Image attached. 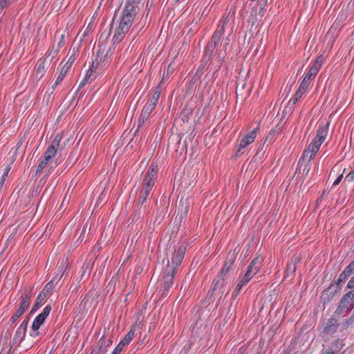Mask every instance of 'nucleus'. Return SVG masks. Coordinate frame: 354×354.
<instances>
[{"instance_id":"nucleus-1","label":"nucleus","mask_w":354,"mask_h":354,"mask_svg":"<svg viewBox=\"0 0 354 354\" xmlns=\"http://www.w3.org/2000/svg\"><path fill=\"white\" fill-rule=\"evenodd\" d=\"M140 3V0H125L118 18L115 14L111 22L112 28L114 24L116 25L112 37L113 45L122 41L129 31L138 12Z\"/></svg>"},{"instance_id":"nucleus-2","label":"nucleus","mask_w":354,"mask_h":354,"mask_svg":"<svg viewBox=\"0 0 354 354\" xmlns=\"http://www.w3.org/2000/svg\"><path fill=\"white\" fill-rule=\"evenodd\" d=\"M328 126L329 123H327L326 124L324 125L319 126L315 138L308 145L307 148L304 151L298 162L297 170L300 171L302 168L301 161L304 162V160H306L311 162L315 158L321 145L324 142L328 135Z\"/></svg>"},{"instance_id":"nucleus-3","label":"nucleus","mask_w":354,"mask_h":354,"mask_svg":"<svg viewBox=\"0 0 354 354\" xmlns=\"http://www.w3.org/2000/svg\"><path fill=\"white\" fill-rule=\"evenodd\" d=\"M228 23V19L227 17L221 18L217 25V27L214 32L210 41L206 46L205 48V53L207 55H212L215 49L218 47V44L221 41V46L223 47V50L225 51L229 45L230 39L226 37L223 39V35L225 31V27Z\"/></svg>"},{"instance_id":"nucleus-4","label":"nucleus","mask_w":354,"mask_h":354,"mask_svg":"<svg viewBox=\"0 0 354 354\" xmlns=\"http://www.w3.org/2000/svg\"><path fill=\"white\" fill-rule=\"evenodd\" d=\"M262 262L263 259L261 257H256L250 263L244 275L239 277L237 284L233 291V295L235 297L239 294L242 288L259 272L262 266Z\"/></svg>"},{"instance_id":"nucleus-5","label":"nucleus","mask_w":354,"mask_h":354,"mask_svg":"<svg viewBox=\"0 0 354 354\" xmlns=\"http://www.w3.org/2000/svg\"><path fill=\"white\" fill-rule=\"evenodd\" d=\"M51 306L50 305L46 306L43 309L42 312L39 313L34 319L31 326V331L30 335L33 337H36L39 335V328L44 324L45 319L49 315L51 311Z\"/></svg>"},{"instance_id":"nucleus-6","label":"nucleus","mask_w":354,"mask_h":354,"mask_svg":"<svg viewBox=\"0 0 354 354\" xmlns=\"http://www.w3.org/2000/svg\"><path fill=\"white\" fill-rule=\"evenodd\" d=\"M186 250L187 248L183 243L176 245L171 262H168L166 267L174 268V270L177 271L185 257Z\"/></svg>"},{"instance_id":"nucleus-7","label":"nucleus","mask_w":354,"mask_h":354,"mask_svg":"<svg viewBox=\"0 0 354 354\" xmlns=\"http://www.w3.org/2000/svg\"><path fill=\"white\" fill-rule=\"evenodd\" d=\"M177 271L171 268L165 267V274L162 277V297H167L170 288L172 287L174 281V277Z\"/></svg>"},{"instance_id":"nucleus-8","label":"nucleus","mask_w":354,"mask_h":354,"mask_svg":"<svg viewBox=\"0 0 354 354\" xmlns=\"http://www.w3.org/2000/svg\"><path fill=\"white\" fill-rule=\"evenodd\" d=\"M229 277L218 274L216 279L213 281L212 288L208 292L207 296L211 297L215 292L221 297L224 292V288L227 283Z\"/></svg>"},{"instance_id":"nucleus-9","label":"nucleus","mask_w":354,"mask_h":354,"mask_svg":"<svg viewBox=\"0 0 354 354\" xmlns=\"http://www.w3.org/2000/svg\"><path fill=\"white\" fill-rule=\"evenodd\" d=\"M354 308V301H351L344 295L340 300L339 305L335 310V314L338 317H344L346 316Z\"/></svg>"},{"instance_id":"nucleus-10","label":"nucleus","mask_w":354,"mask_h":354,"mask_svg":"<svg viewBox=\"0 0 354 354\" xmlns=\"http://www.w3.org/2000/svg\"><path fill=\"white\" fill-rule=\"evenodd\" d=\"M344 346L343 340L336 339L330 344L323 345V349L320 354H342L341 351Z\"/></svg>"},{"instance_id":"nucleus-11","label":"nucleus","mask_w":354,"mask_h":354,"mask_svg":"<svg viewBox=\"0 0 354 354\" xmlns=\"http://www.w3.org/2000/svg\"><path fill=\"white\" fill-rule=\"evenodd\" d=\"M112 55V52L111 50H108L106 53L103 56V52H101V49L98 50L96 55L95 61H93L92 63L91 68L87 71L84 78H87V80L89 81L92 76L93 68L94 67V64L96 62V65L100 64V63H105V64H108L111 60V57Z\"/></svg>"},{"instance_id":"nucleus-12","label":"nucleus","mask_w":354,"mask_h":354,"mask_svg":"<svg viewBox=\"0 0 354 354\" xmlns=\"http://www.w3.org/2000/svg\"><path fill=\"white\" fill-rule=\"evenodd\" d=\"M259 130V128L257 127L252 131H250L248 134H247L245 136H244L239 145L237 146L236 150V156H239L241 154H243L242 150L245 149L247 146H248L250 144L252 143L257 136V132Z\"/></svg>"},{"instance_id":"nucleus-13","label":"nucleus","mask_w":354,"mask_h":354,"mask_svg":"<svg viewBox=\"0 0 354 354\" xmlns=\"http://www.w3.org/2000/svg\"><path fill=\"white\" fill-rule=\"evenodd\" d=\"M28 324V319H25L17 328L16 333L12 339V343L11 347L12 346H19L20 344L25 339L26 335V330Z\"/></svg>"},{"instance_id":"nucleus-14","label":"nucleus","mask_w":354,"mask_h":354,"mask_svg":"<svg viewBox=\"0 0 354 354\" xmlns=\"http://www.w3.org/2000/svg\"><path fill=\"white\" fill-rule=\"evenodd\" d=\"M62 139V136L60 134H57L55 136L52 143L48 147L44 153V157L46 158V160H51L55 156Z\"/></svg>"},{"instance_id":"nucleus-15","label":"nucleus","mask_w":354,"mask_h":354,"mask_svg":"<svg viewBox=\"0 0 354 354\" xmlns=\"http://www.w3.org/2000/svg\"><path fill=\"white\" fill-rule=\"evenodd\" d=\"M155 185H153V183H150L149 182L142 183V185L138 197V206H140V207L147 203V200L149 197Z\"/></svg>"},{"instance_id":"nucleus-16","label":"nucleus","mask_w":354,"mask_h":354,"mask_svg":"<svg viewBox=\"0 0 354 354\" xmlns=\"http://www.w3.org/2000/svg\"><path fill=\"white\" fill-rule=\"evenodd\" d=\"M32 296V290H26L20 296L21 302L19 308L26 312L30 306Z\"/></svg>"},{"instance_id":"nucleus-17","label":"nucleus","mask_w":354,"mask_h":354,"mask_svg":"<svg viewBox=\"0 0 354 354\" xmlns=\"http://www.w3.org/2000/svg\"><path fill=\"white\" fill-rule=\"evenodd\" d=\"M337 321L335 318H330L325 323L324 333L326 335H332L337 331L339 328Z\"/></svg>"},{"instance_id":"nucleus-18","label":"nucleus","mask_w":354,"mask_h":354,"mask_svg":"<svg viewBox=\"0 0 354 354\" xmlns=\"http://www.w3.org/2000/svg\"><path fill=\"white\" fill-rule=\"evenodd\" d=\"M156 174H157L156 166L151 164L149 167L147 173L144 176L143 182L144 183L149 182L150 183H153V185H156L155 178H156Z\"/></svg>"},{"instance_id":"nucleus-19","label":"nucleus","mask_w":354,"mask_h":354,"mask_svg":"<svg viewBox=\"0 0 354 354\" xmlns=\"http://www.w3.org/2000/svg\"><path fill=\"white\" fill-rule=\"evenodd\" d=\"M71 67V63L69 62H67L61 68L60 73L55 80L54 84L53 85L52 88L53 90L55 89L56 86L60 84V82L64 79L66 77V75L68 72L69 69Z\"/></svg>"},{"instance_id":"nucleus-20","label":"nucleus","mask_w":354,"mask_h":354,"mask_svg":"<svg viewBox=\"0 0 354 354\" xmlns=\"http://www.w3.org/2000/svg\"><path fill=\"white\" fill-rule=\"evenodd\" d=\"M47 64H46V58L40 59L38 61L35 68V74L37 77L39 78L42 77L46 71Z\"/></svg>"},{"instance_id":"nucleus-21","label":"nucleus","mask_w":354,"mask_h":354,"mask_svg":"<svg viewBox=\"0 0 354 354\" xmlns=\"http://www.w3.org/2000/svg\"><path fill=\"white\" fill-rule=\"evenodd\" d=\"M153 110H154V109H153L149 106H147V105L144 106V107L142 110V112L140 113L138 127H141L145 123V122L148 120L150 114L151 113V112Z\"/></svg>"},{"instance_id":"nucleus-22","label":"nucleus","mask_w":354,"mask_h":354,"mask_svg":"<svg viewBox=\"0 0 354 354\" xmlns=\"http://www.w3.org/2000/svg\"><path fill=\"white\" fill-rule=\"evenodd\" d=\"M113 343L111 339H106L105 335H103L98 341L97 346L99 347V352L104 354L106 352V348L110 346Z\"/></svg>"},{"instance_id":"nucleus-23","label":"nucleus","mask_w":354,"mask_h":354,"mask_svg":"<svg viewBox=\"0 0 354 354\" xmlns=\"http://www.w3.org/2000/svg\"><path fill=\"white\" fill-rule=\"evenodd\" d=\"M234 263V258L232 257L231 259H228L225 264L222 270H221L219 274L229 277V272L232 269Z\"/></svg>"},{"instance_id":"nucleus-24","label":"nucleus","mask_w":354,"mask_h":354,"mask_svg":"<svg viewBox=\"0 0 354 354\" xmlns=\"http://www.w3.org/2000/svg\"><path fill=\"white\" fill-rule=\"evenodd\" d=\"M134 335V330L133 329L130 330L118 344L124 348L132 341Z\"/></svg>"},{"instance_id":"nucleus-25","label":"nucleus","mask_w":354,"mask_h":354,"mask_svg":"<svg viewBox=\"0 0 354 354\" xmlns=\"http://www.w3.org/2000/svg\"><path fill=\"white\" fill-rule=\"evenodd\" d=\"M300 259L295 257L287 265L286 272L288 274H294L297 269V264L299 262Z\"/></svg>"},{"instance_id":"nucleus-26","label":"nucleus","mask_w":354,"mask_h":354,"mask_svg":"<svg viewBox=\"0 0 354 354\" xmlns=\"http://www.w3.org/2000/svg\"><path fill=\"white\" fill-rule=\"evenodd\" d=\"M324 62L323 55L319 56L313 62V65L310 67V69L314 70L315 72L318 73Z\"/></svg>"},{"instance_id":"nucleus-27","label":"nucleus","mask_w":354,"mask_h":354,"mask_svg":"<svg viewBox=\"0 0 354 354\" xmlns=\"http://www.w3.org/2000/svg\"><path fill=\"white\" fill-rule=\"evenodd\" d=\"M47 296L44 295L42 293H39L37 297L36 298L35 305L32 309V312L37 310L39 307H40L45 301V299Z\"/></svg>"},{"instance_id":"nucleus-28","label":"nucleus","mask_w":354,"mask_h":354,"mask_svg":"<svg viewBox=\"0 0 354 354\" xmlns=\"http://www.w3.org/2000/svg\"><path fill=\"white\" fill-rule=\"evenodd\" d=\"M301 164L302 168L301 171H299V170L297 169V172H299V174L301 173L303 175L306 176L308 175L311 169V162L309 161L304 160V162L301 161Z\"/></svg>"},{"instance_id":"nucleus-29","label":"nucleus","mask_w":354,"mask_h":354,"mask_svg":"<svg viewBox=\"0 0 354 354\" xmlns=\"http://www.w3.org/2000/svg\"><path fill=\"white\" fill-rule=\"evenodd\" d=\"M53 288V281H50L47 283L44 287L43 288L41 293L44 294V295L48 296V295L50 292Z\"/></svg>"},{"instance_id":"nucleus-30","label":"nucleus","mask_w":354,"mask_h":354,"mask_svg":"<svg viewBox=\"0 0 354 354\" xmlns=\"http://www.w3.org/2000/svg\"><path fill=\"white\" fill-rule=\"evenodd\" d=\"M25 313L23 310L18 308L15 313L10 317V322L12 324Z\"/></svg>"},{"instance_id":"nucleus-31","label":"nucleus","mask_w":354,"mask_h":354,"mask_svg":"<svg viewBox=\"0 0 354 354\" xmlns=\"http://www.w3.org/2000/svg\"><path fill=\"white\" fill-rule=\"evenodd\" d=\"M50 160H46V158L44 157L42 160H41L40 162L39 163L37 170H36V174L40 173L44 167L47 165Z\"/></svg>"},{"instance_id":"nucleus-32","label":"nucleus","mask_w":354,"mask_h":354,"mask_svg":"<svg viewBox=\"0 0 354 354\" xmlns=\"http://www.w3.org/2000/svg\"><path fill=\"white\" fill-rule=\"evenodd\" d=\"M317 74V73L315 72L314 70H312L309 68L304 79L308 80V81L310 82Z\"/></svg>"},{"instance_id":"nucleus-33","label":"nucleus","mask_w":354,"mask_h":354,"mask_svg":"<svg viewBox=\"0 0 354 354\" xmlns=\"http://www.w3.org/2000/svg\"><path fill=\"white\" fill-rule=\"evenodd\" d=\"M349 277V276H348L344 272H342L339 277H338V279L337 281H336V285L337 287L339 286V285L343 283V282H345L348 278Z\"/></svg>"},{"instance_id":"nucleus-34","label":"nucleus","mask_w":354,"mask_h":354,"mask_svg":"<svg viewBox=\"0 0 354 354\" xmlns=\"http://www.w3.org/2000/svg\"><path fill=\"white\" fill-rule=\"evenodd\" d=\"M354 271V261H351L343 270L348 276H351Z\"/></svg>"},{"instance_id":"nucleus-35","label":"nucleus","mask_w":354,"mask_h":354,"mask_svg":"<svg viewBox=\"0 0 354 354\" xmlns=\"http://www.w3.org/2000/svg\"><path fill=\"white\" fill-rule=\"evenodd\" d=\"M300 92H296L295 95L289 100L288 103L295 105L297 101L301 97Z\"/></svg>"},{"instance_id":"nucleus-36","label":"nucleus","mask_w":354,"mask_h":354,"mask_svg":"<svg viewBox=\"0 0 354 354\" xmlns=\"http://www.w3.org/2000/svg\"><path fill=\"white\" fill-rule=\"evenodd\" d=\"M158 102V100L153 98V97L151 96L145 105L149 106L153 109H155Z\"/></svg>"},{"instance_id":"nucleus-37","label":"nucleus","mask_w":354,"mask_h":354,"mask_svg":"<svg viewBox=\"0 0 354 354\" xmlns=\"http://www.w3.org/2000/svg\"><path fill=\"white\" fill-rule=\"evenodd\" d=\"M64 35H62L61 36V40L58 43V46L54 52L55 55H57L59 52L60 48L64 46Z\"/></svg>"},{"instance_id":"nucleus-38","label":"nucleus","mask_w":354,"mask_h":354,"mask_svg":"<svg viewBox=\"0 0 354 354\" xmlns=\"http://www.w3.org/2000/svg\"><path fill=\"white\" fill-rule=\"evenodd\" d=\"M10 170V167H7L6 168V171H5V172L3 173V174L2 177H1V183H0L1 186H2L3 184L4 183V182L6 180V178L7 177Z\"/></svg>"},{"instance_id":"nucleus-39","label":"nucleus","mask_w":354,"mask_h":354,"mask_svg":"<svg viewBox=\"0 0 354 354\" xmlns=\"http://www.w3.org/2000/svg\"><path fill=\"white\" fill-rule=\"evenodd\" d=\"M348 299L354 301V288L344 295Z\"/></svg>"},{"instance_id":"nucleus-40","label":"nucleus","mask_w":354,"mask_h":354,"mask_svg":"<svg viewBox=\"0 0 354 354\" xmlns=\"http://www.w3.org/2000/svg\"><path fill=\"white\" fill-rule=\"evenodd\" d=\"M309 84H310V82L308 81V80L303 78V80L301 81V83L300 84V87H301V89L307 90Z\"/></svg>"},{"instance_id":"nucleus-41","label":"nucleus","mask_w":354,"mask_h":354,"mask_svg":"<svg viewBox=\"0 0 354 354\" xmlns=\"http://www.w3.org/2000/svg\"><path fill=\"white\" fill-rule=\"evenodd\" d=\"M354 180V168L352 171H351L345 178V180L348 182H352Z\"/></svg>"},{"instance_id":"nucleus-42","label":"nucleus","mask_w":354,"mask_h":354,"mask_svg":"<svg viewBox=\"0 0 354 354\" xmlns=\"http://www.w3.org/2000/svg\"><path fill=\"white\" fill-rule=\"evenodd\" d=\"M123 347L121 346L119 344L115 346L113 351L111 354H120L121 351L123 350Z\"/></svg>"},{"instance_id":"nucleus-43","label":"nucleus","mask_w":354,"mask_h":354,"mask_svg":"<svg viewBox=\"0 0 354 354\" xmlns=\"http://www.w3.org/2000/svg\"><path fill=\"white\" fill-rule=\"evenodd\" d=\"M346 288L348 289L354 288V276L347 283Z\"/></svg>"},{"instance_id":"nucleus-44","label":"nucleus","mask_w":354,"mask_h":354,"mask_svg":"<svg viewBox=\"0 0 354 354\" xmlns=\"http://www.w3.org/2000/svg\"><path fill=\"white\" fill-rule=\"evenodd\" d=\"M10 0H0V11L3 10Z\"/></svg>"},{"instance_id":"nucleus-45","label":"nucleus","mask_w":354,"mask_h":354,"mask_svg":"<svg viewBox=\"0 0 354 354\" xmlns=\"http://www.w3.org/2000/svg\"><path fill=\"white\" fill-rule=\"evenodd\" d=\"M343 178V174H340L337 178L333 182V186H337V185L339 184V183L342 181Z\"/></svg>"},{"instance_id":"nucleus-46","label":"nucleus","mask_w":354,"mask_h":354,"mask_svg":"<svg viewBox=\"0 0 354 354\" xmlns=\"http://www.w3.org/2000/svg\"><path fill=\"white\" fill-rule=\"evenodd\" d=\"M55 50V49H54V46H53V47H52V48L49 49V50L47 51V53H46V55L47 57L52 55V56H53V57H54L56 55H55V54H54Z\"/></svg>"},{"instance_id":"nucleus-47","label":"nucleus","mask_w":354,"mask_h":354,"mask_svg":"<svg viewBox=\"0 0 354 354\" xmlns=\"http://www.w3.org/2000/svg\"><path fill=\"white\" fill-rule=\"evenodd\" d=\"M88 82V80H87V78H84L82 81L80 83L78 89L82 88Z\"/></svg>"},{"instance_id":"nucleus-48","label":"nucleus","mask_w":354,"mask_h":354,"mask_svg":"<svg viewBox=\"0 0 354 354\" xmlns=\"http://www.w3.org/2000/svg\"><path fill=\"white\" fill-rule=\"evenodd\" d=\"M160 96V91H154L152 94V97L156 100H159Z\"/></svg>"},{"instance_id":"nucleus-49","label":"nucleus","mask_w":354,"mask_h":354,"mask_svg":"<svg viewBox=\"0 0 354 354\" xmlns=\"http://www.w3.org/2000/svg\"><path fill=\"white\" fill-rule=\"evenodd\" d=\"M274 134H275V131H271L270 132V133L268 134L267 139H268V138L272 139L274 136Z\"/></svg>"},{"instance_id":"nucleus-50","label":"nucleus","mask_w":354,"mask_h":354,"mask_svg":"<svg viewBox=\"0 0 354 354\" xmlns=\"http://www.w3.org/2000/svg\"><path fill=\"white\" fill-rule=\"evenodd\" d=\"M161 83L162 82H160V84L156 87L154 91H160L161 93V90H162Z\"/></svg>"},{"instance_id":"nucleus-51","label":"nucleus","mask_w":354,"mask_h":354,"mask_svg":"<svg viewBox=\"0 0 354 354\" xmlns=\"http://www.w3.org/2000/svg\"><path fill=\"white\" fill-rule=\"evenodd\" d=\"M306 91V89H301V87L299 86V88L297 92H300L301 95H302Z\"/></svg>"},{"instance_id":"nucleus-52","label":"nucleus","mask_w":354,"mask_h":354,"mask_svg":"<svg viewBox=\"0 0 354 354\" xmlns=\"http://www.w3.org/2000/svg\"><path fill=\"white\" fill-rule=\"evenodd\" d=\"M88 268V264H87V263H84L83 264V266H82L83 269L85 268V270H86Z\"/></svg>"},{"instance_id":"nucleus-53","label":"nucleus","mask_w":354,"mask_h":354,"mask_svg":"<svg viewBox=\"0 0 354 354\" xmlns=\"http://www.w3.org/2000/svg\"><path fill=\"white\" fill-rule=\"evenodd\" d=\"M88 30H90V24L87 26V28L84 32V35L88 32Z\"/></svg>"},{"instance_id":"nucleus-54","label":"nucleus","mask_w":354,"mask_h":354,"mask_svg":"<svg viewBox=\"0 0 354 354\" xmlns=\"http://www.w3.org/2000/svg\"><path fill=\"white\" fill-rule=\"evenodd\" d=\"M88 30H90V24L87 26V28L84 32V35L88 32Z\"/></svg>"},{"instance_id":"nucleus-55","label":"nucleus","mask_w":354,"mask_h":354,"mask_svg":"<svg viewBox=\"0 0 354 354\" xmlns=\"http://www.w3.org/2000/svg\"><path fill=\"white\" fill-rule=\"evenodd\" d=\"M136 215L138 214V216L139 217V216H140V212H138V210H136Z\"/></svg>"},{"instance_id":"nucleus-56","label":"nucleus","mask_w":354,"mask_h":354,"mask_svg":"<svg viewBox=\"0 0 354 354\" xmlns=\"http://www.w3.org/2000/svg\"><path fill=\"white\" fill-rule=\"evenodd\" d=\"M166 77V75H165V73H163L162 79L161 80V82L164 80V78Z\"/></svg>"},{"instance_id":"nucleus-57","label":"nucleus","mask_w":354,"mask_h":354,"mask_svg":"<svg viewBox=\"0 0 354 354\" xmlns=\"http://www.w3.org/2000/svg\"><path fill=\"white\" fill-rule=\"evenodd\" d=\"M323 196H324V194H323L322 196H321V197H320L319 200H322V198H323Z\"/></svg>"}]
</instances>
